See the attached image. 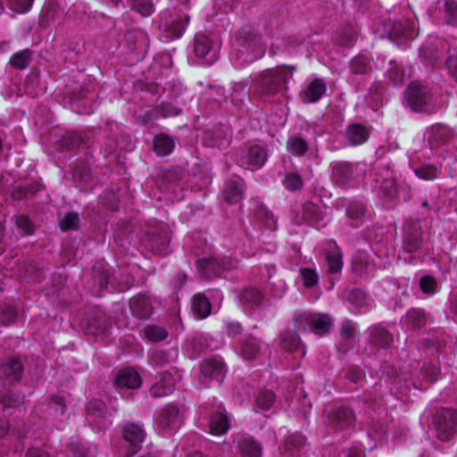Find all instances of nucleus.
<instances>
[{"instance_id": "nucleus-44", "label": "nucleus", "mask_w": 457, "mask_h": 457, "mask_svg": "<svg viewBox=\"0 0 457 457\" xmlns=\"http://www.w3.org/2000/svg\"><path fill=\"white\" fill-rule=\"evenodd\" d=\"M346 214L352 220H361L366 217L367 207L361 203H352L346 210Z\"/></svg>"}, {"instance_id": "nucleus-13", "label": "nucleus", "mask_w": 457, "mask_h": 457, "mask_svg": "<svg viewBox=\"0 0 457 457\" xmlns=\"http://www.w3.org/2000/svg\"><path fill=\"white\" fill-rule=\"evenodd\" d=\"M189 15L187 13H176L170 21L164 22L163 34L167 38H179L189 22Z\"/></svg>"}, {"instance_id": "nucleus-11", "label": "nucleus", "mask_w": 457, "mask_h": 457, "mask_svg": "<svg viewBox=\"0 0 457 457\" xmlns=\"http://www.w3.org/2000/svg\"><path fill=\"white\" fill-rule=\"evenodd\" d=\"M403 248L407 253L416 252L421 245V229L418 221L409 220L403 226Z\"/></svg>"}, {"instance_id": "nucleus-12", "label": "nucleus", "mask_w": 457, "mask_h": 457, "mask_svg": "<svg viewBox=\"0 0 457 457\" xmlns=\"http://www.w3.org/2000/svg\"><path fill=\"white\" fill-rule=\"evenodd\" d=\"M156 427L162 432L172 431L179 427V410L174 406L162 409L155 418Z\"/></svg>"}, {"instance_id": "nucleus-19", "label": "nucleus", "mask_w": 457, "mask_h": 457, "mask_svg": "<svg viewBox=\"0 0 457 457\" xmlns=\"http://www.w3.org/2000/svg\"><path fill=\"white\" fill-rule=\"evenodd\" d=\"M195 53L199 58H206V62L212 63L215 59V53H212V42L204 34L195 37Z\"/></svg>"}, {"instance_id": "nucleus-54", "label": "nucleus", "mask_w": 457, "mask_h": 457, "mask_svg": "<svg viewBox=\"0 0 457 457\" xmlns=\"http://www.w3.org/2000/svg\"><path fill=\"white\" fill-rule=\"evenodd\" d=\"M284 186L291 191H295L300 189L303 187V181L301 177L298 174L291 173L286 176L284 181Z\"/></svg>"}, {"instance_id": "nucleus-21", "label": "nucleus", "mask_w": 457, "mask_h": 457, "mask_svg": "<svg viewBox=\"0 0 457 457\" xmlns=\"http://www.w3.org/2000/svg\"><path fill=\"white\" fill-rule=\"evenodd\" d=\"M105 404L101 400H93L88 403L86 411L87 418L89 422L96 423L97 426H102V420L104 419Z\"/></svg>"}, {"instance_id": "nucleus-25", "label": "nucleus", "mask_w": 457, "mask_h": 457, "mask_svg": "<svg viewBox=\"0 0 457 457\" xmlns=\"http://www.w3.org/2000/svg\"><path fill=\"white\" fill-rule=\"evenodd\" d=\"M212 305L209 299L202 293L194 295L192 311L198 319H204L211 313Z\"/></svg>"}, {"instance_id": "nucleus-30", "label": "nucleus", "mask_w": 457, "mask_h": 457, "mask_svg": "<svg viewBox=\"0 0 457 457\" xmlns=\"http://www.w3.org/2000/svg\"><path fill=\"white\" fill-rule=\"evenodd\" d=\"M174 146V138L170 136L161 134L154 139V150L160 156L170 154Z\"/></svg>"}, {"instance_id": "nucleus-63", "label": "nucleus", "mask_w": 457, "mask_h": 457, "mask_svg": "<svg viewBox=\"0 0 457 457\" xmlns=\"http://www.w3.org/2000/svg\"><path fill=\"white\" fill-rule=\"evenodd\" d=\"M347 298L356 305H361L365 301V294L361 289H353L349 292Z\"/></svg>"}, {"instance_id": "nucleus-64", "label": "nucleus", "mask_w": 457, "mask_h": 457, "mask_svg": "<svg viewBox=\"0 0 457 457\" xmlns=\"http://www.w3.org/2000/svg\"><path fill=\"white\" fill-rule=\"evenodd\" d=\"M151 362L154 365L162 366L169 362L168 355L164 351H156L151 356Z\"/></svg>"}, {"instance_id": "nucleus-18", "label": "nucleus", "mask_w": 457, "mask_h": 457, "mask_svg": "<svg viewBox=\"0 0 457 457\" xmlns=\"http://www.w3.org/2000/svg\"><path fill=\"white\" fill-rule=\"evenodd\" d=\"M197 269L204 278H211L218 276L225 269V266L217 258L210 257L198 260Z\"/></svg>"}, {"instance_id": "nucleus-59", "label": "nucleus", "mask_w": 457, "mask_h": 457, "mask_svg": "<svg viewBox=\"0 0 457 457\" xmlns=\"http://www.w3.org/2000/svg\"><path fill=\"white\" fill-rule=\"evenodd\" d=\"M355 334V326L351 320H345L340 328V336L345 340H351L353 338Z\"/></svg>"}, {"instance_id": "nucleus-39", "label": "nucleus", "mask_w": 457, "mask_h": 457, "mask_svg": "<svg viewBox=\"0 0 457 457\" xmlns=\"http://www.w3.org/2000/svg\"><path fill=\"white\" fill-rule=\"evenodd\" d=\"M287 150L295 155H303L308 150L307 142L300 137H291L287 142Z\"/></svg>"}, {"instance_id": "nucleus-24", "label": "nucleus", "mask_w": 457, "mask_h": 457, "mask_svg": "<svg viewBox=\"0 0 457 457\" xmlns=\"http://www.w3.org/2000/svg\"><path fill=\"white\" fill-rule=\"evenodd\" d=\"M299 222H317L322 219V213L320 207L312 202H306L298 212Z\"/></svg>"}, {"instance_id": "nucleus-52", "label": "nucleus", "mask_w": 457, "mask_h": 457, "mask_svg": "<svg viewBox=\"0 0 457 457\" xmlns=\"http://www.w3.org/2000/svg\"><path fill=\"white\" fill-rule=\"evenodd\" d=\"M415 174L422 179L431 180L437 177V169L432 165H424L415 170Z\"/></svg>"}, {"instance_id": "nucleus-8", "label": "nucleus", "mask_w": 457, "mask_h": 457, "mask_svg": "<svg viewBox=\"0 0 457 457\" xmlns=\"http://www.w3.org/2000/svg\"><path fill=\"white\" fill-rule=\"evenodd\" d=\"M23 374V362L18 357H11L0 363V380L10 385L21 381Z\"/></svg>"}, {"instance_id": "nucleus-61", "label": "nucleus", "mask_w": 457, "mask_h": 457, "mask_svg": "<svg viewBox=\"0 0 457 457\" xmlns=\"http://www.w3.org/2000/svg\"><path fill=\"white\" fill-rule=\"evenodd\" d=\"M49 407L51 409H54L55 411L59 412L60 414H63L66 410V406L64 403V401L62 397L58 395H54L49 400Z\"/></svg>"}, {"instance_id": "nucleus-3", "label": "nucleus", "mask_w": 457, "mask_h": 457, "mask_svg": "<svg viewBox=\"0 0 457 457\" xmlns=\"http://www.w3.org/2000/svg\"><path fill=\"white\" fill-rule=\"evenodd\" d=\"M457 428V411L453 409L443 408L434 415L432 429L436 436L444 442L450 441Z\"/></svg>"}, {"instance_id": "nucleus-57", "label": "nucleus", "mask_w": 457, "mask_h": 457, "mask_svg": "<svg viewBox=\"0 0 457 457\" xmlns=\"http://www.w3.org/2000/svg\"><path fill=\"white\" fill-rule=\"evenodd\" d=\"M301 276L303 280V285L306 287H312L318 282V275L315 270L312 269H302Z\"/></svg>"}, {"instance_id": "nucleus-15", "label": "nucleus", "mask_w": 457, "mask_h": 457, "mask_svg": "<svg viewBox=\"0 0 457 457\" xmlns=\"http://www.w3.org/2000/svg\"><path fill=\"white\" fill-rule=\"evenodd\" d=\"M393 342V335L379 325L372 326L369 328L370 345L374 348H386Z\"/></svg>"}, {"instance_id": "nucleus-2", "label": "nucleus", "mask_w": 457, "mask_h": 457, "mask_svg": "<svg viewBox=\"0 0 457 457\" xmlns=\"http://www.w3.org/2000/svg\"><path fill=\"white\" fill-rule=\"evenodd\" d=\"M374 188L378 196L387 201L395 200L396 179L389 164H379L372 171Z\"/></svg>"}, {"instance_id": "nucleus-46", "label": "nucleus", "mask_w": 457, "mask_h": 457, "mask_svg": "<svg viewBox=\"0 0 457 457\" xmlns=\"http://www.w3.org/2000/svg\"><path fill=\"white\" fill-rule=\"evenodd\" d=\"M350 68L353 73L365 74L370 71V66L368 58L364 56H357L352 60Z\"/></svg>"}, {"instance_id": "nucleus-6", "label": "nucleus", "mask_w": 457, "mask_h": 457, "mask_svg": "<svg viewBox=\"0 0 457 457\" xmlns=\"http://www.w3.org/2000/svg\"><path fill=\"white\" fill-rule=\"evenodd\" d=\"M236 40L238 45L244 47L252 48L253 54L245 58V62H251L264 54V47L262 44L261 36L254 33L251 28H242L236 34Z\"/></svg>"}, {"instance_id": "nucleus-33", "label": "nucleus", "mask_w": 457, "mask_h": 457, "mask_svg": "<svg viewBox=\"0 0 457 457\" xmlns=\"http://www.w3.org/2000/svg\"><path fill=\"white\" fill-rule=\"evenodd\" d=\"M326 262L328 272L339 273L343 266L342 252L340 248L335 245L326 254Z\"/></svg>"}, {"instance_id": "nucleus-42", "label": "nucleus", "mask_w": 457, "mask_h": 457, "mask_svg": "<svg viewBox=\"0 0 457 457\" xmlns=\"http://www.w3.org/2000/svg\"><path fill=\"white\" fill-rule=\"evenodd\" d=\"M314 313L296 312L294 313L293 320L295 328L298 330L310 329Z\"/></svg>"}, {"instance_id": "nucleus-1", "label": "nucleus", "mask_w": 457, "mask_h": 457, "mask_svg": "<svg viewBox=\"0 0 457 457\" xmlns=\"http://www.w3.org/2000/svg\"><path fill=\"white\" fill-rule=\"evenodd\" d=\"M294 66H282L262 71L256 80V85L262 95H275L286 87L292 77Z\"/></svg>"}, {"instance_id": "nucleus-29", "label": "nucleus", "mask_w": 457, "mask_h": 457, "mask_svg": "<svg viewBox=\"0 0 457 457\" xmlns=\"http://www.w3.org/2000/svg\"><path fill=\"white\" fill-rule=\"evenodd\" d=\"M228 428V419L223 411H218L211 417L210 430L212 434L216 436L225 434Z\"/></svg>"}, {"instance_id": "nucleus-10", "label": "nucleus", "mask_w": 457, "mask_h": 457, "mask_svg": "<svg viewBox=\"0 0 457 457\" xmlns=\"http://www.w3.org/2000/svg\"><path fill=\"white\" fill-rule=\"evenodd\" d=\"M123 439L129 444L130 454L137 453L145 437V432L139 423H127L121 428Z\"/></svg>"}, {"instance_id": "nucleus-35", "label": "nucleus", "mask_w": 457, "mask_h": 457, "mask_svg": "<svg viewBox=\"0 0 457 457\" xmlns=\"http://www.w3.org/2000/svg\"><path fill=\"white\" fill-rule=\"evenodd\" d=\"M332 174L338 184L346 185L353 179V166L347 162L337 164Z\"/></svg>"}, {"instance_id": "nucleus-40", "label": "nucleus", "mask_w": 457, "mask_h": 457, "mask_svg": "<svg viewBox=\"0 0 457 457\" xmlns=\"http://www.w3.org/2000/svg\"><path fill=\"white\" fill-rule=\"evenodd\" d=\"M275 400L274 394L270 390L260 392L255 398V407L259 411L270 410Z\"/></svg>"}, {"instance_id": "nucleus-20", "label": "nucleus", "mask_w": 457, "mask_h": 457, "mask_svg": "<svg viewBox=\"0 0 457 457\" xmlns=\"http://www.w3.org/2000/svg\"><path fill=\"white\" fill-rule=\"evenodd\" d=\"M281 347L289 353H297L301 356L305 354V351L302 346L300 338L295 332L287 331L280 336Z\"/></svg>"}, {"instance_id": "nucleus-26", "label": "nucleus", "mask_w": 457, "mask_h": 457, "mask_svg": "<svg viewBox=\"0 0 457 457\" xmlns=\"http://www.w3.org/2000/svg\"><path fill=\"white\" fill-rule=\"evenodd\" d=\"M260 350V341L254 337H248L241 342L239 353L245 360H253L258 356Z\"/></svg>"}, {"instance_id": "nucleus-51", "label": "nucleus", "mask_w": 457, "mask_h": 457, "mask_svg": "<svg viewBox=\"0 0 457 457\" xmlns=\"http://www.w3.org/2000/svg\"><path fill=\"white\" fill-rule=\"evenodd\" d=\"M21 400L22 398L20 395L12 392H7L0 397V403L3 405L4 410L19 405Z\"/></svg>"}, {"instance_id": "nucleus-60", "label": "nucleus", "mask_w": 457, "mask_h": 457, "mask_svg": "<svg viewBox=\"0 0 457 457\" xmlns=\"http://www.w3.org/2000/svg\"><path fill=\"white\" fill-rule=\"evenodd\" d=\"M15 224L25 235H29L34 230V226L27 216H17L15 218Z\"/></svg>"}, {"instance_id": "nucleus-34", "label": "nucleus", "mask_w": 457, "mask_h": 457, "mask_svg": "<svg viewBox=\"0 0 457 457\" xmlns=\"http://www.w3.org/2000/svg\"><path fill=\"white\" fill-rule=\"evenodd\" d=\"M244 194V187L240 181H229L224 190V197L228 204L238 203Z\"/></svg>"}, {"instance_id": "nucleus-32", "label": "nucleus", "mask_w": 457, "mask_h": 457, "mask_svg": "<svg viewBox=\"0 0 457 457\" xmlns=\"http://www.w3.org/2000/svg\"><path fill=\"white\" fill-rule=\"evenodd\" d=\"M88 138L80 133L69 132L65 134L62 138V145L68 150L88 146Z\"/></svg>"}, {"instance_id": "nucleus-47", "label": "nucleus", "mask_w": 457, "mask_h": 457, "mask_svg": "<svg viewBox=\"0 0 457 457\" xmlns=\"http://www.w3.org/2000/svg\"><path fill=\"white\" fill-rule=\"evenodd\" d=\"M304 438L299 434H292L286 437L284 443V452H293L304 445Z\"/></svg>"}, {"instance_id": "nucleus-17", "label": "nucleus", "mask_w": 457, "mask_h": 457, "mask_svg": "<svg viewBox=\"0 0 457 457\" xmlns=\"http://www.w3.org/2000/svg\"><path fill=\"white\" fill-rule=\"evenodd\" d=\"M452 135L451 129L445 126L435 125L428 131V141L431 148H437L445 145Z\"/></svg>"}, {"instance_id": "nucleus-43", "label": "nucleus", "mask_w": 457, "mask_h": 457, "mask_svg": "<svg viewBox=\"0 0 457 457\" xmlns=\"http://www.w3.org/2000/svg\"><path fill=\"white\" fill-rule=\"evenodd\" d=\"M130 8L144 17L151 15L154 11L152 0H130Z\"/></svg>"}, {"instance_id": "nucleus-5", "label": "nucleus", "mask_w": 457, "mask_h": 457, "mask_svg": "<svg viewBox=\"0 0 457 457\" xmlns=\"http://www.w3.org/2000/svg\"><path fill=\"white\" fill-rule=\"evenodd\" d=\"M170 236L162 225L148 229L143 237V245L154 254L165 255L169 253Z\"/></svg>"}, {"instance_id": "nucleus-45", "label": "nucleus", "mask_w": 457, "mask_h": 457, "mask_svg": "<svg viewBox=\"0 0 457 457\" xmlns=\"http://www.w3.org/2000/svg\"><path fill=\"white\" fill-rule=\"evenodd\" d=\"M62 231L76 230L79 225V216L77 212L67 213L59 222Z\"/></svg>"}, {"instance_id": "nucleus-62", "label": "nucleus", "mask_w": 457, "mask_h": 457, "mask_svg": "<svg viewBox=\"0 0 457 457\" xmlns=\"http://www.w3.org/2000/svg\"><path fill=\"white\" fill-rule=\"evenodd\" d=\"M16 318V311L13 307H6L2 310L0 320L4 325H9Z\"/></svg>"}, {"instance_id": "nucleus-23", "label": "nucleus", "mask_w": 457, "mask_h": 457, "mask_svg": "<svg viewBox=\"0 0 457 457\" xmlns=\"http://www.w3.org/2000/svg\"><path fill=\"white\" fill-rule=\"evenodd\" d=\"M130 309L138 318H148L152 313V305L145 295H137L131 299Z\"/></svg>"}, {"instance_id": "nucleus-55", "label": "nucleus", "mask_w": 457, "mask_h": 457, "mask_svg": "<svg viewBox=\"0 0 457 457\" xmlns=\"http://www.w3.org/2000/svg\"><path fill=\"white\" fill-rule=\"evenodd\" d=\"M10 8L18 13L27 12L33 3V0H8Z\"/></svg>"}, {"instance_id": "nucleus-48", "label": "nucleus", "mask_w": 457, "mask_h": 457, "mask_svg": "<svg viewBox=\"0 0 457 457\" xmlns=\"http://www.w3.org/2000/svg\"><path fill=\"white\" fill-rule=\"evenodd\" d=\"M406 322L413 328H421L426 323V319L423 312L413 310L407 313L405 317Z\"/></svg>"}, {"instance_id": "nucleus-22", "label": "nucleus", "mask_w": 457, "mask_h": 457, "mask_svg": "<svg viewBox=\"0 0 457 457\" xmlns=\"http://www.w3.org/2000/svg\"><path fill=\"white\" fill-rule=\"evenodd\" d=\"M326 83L321 79L312 80L303 94V101L306 103H315L319 101L326 92Z\"/></svg>"}, {"instance_id": "nucleus-16", "label": "nucleus", "mask_w": 457, "mask_h": 457, "mask_svg": "<svg viewBox=\"0 0 457 457\" xmlns=\"http://www.w3.org/2000/svg\"><path fill=\"white\" fill-rule=\"evenodd\" d=\"M115 384L120 388L136 389L141 386V378L137 370L126 368L117 373Z\"/></svg>"}, {"instance_id": "nucleus-50", "label": "nucleus", "mask_w": 457, "mask_h": 457, "mask_svg": "<svg viewBox=\"0 0 457 457\" xmlns=\"http://www.w3.org/2000/svg\"><path fill=\"white\" fill-rule=\"evenodd\" d=\"M445 21L447 24H454L457 22V2L447 0L445 3Z\"/></svg>"}, {"instance_id": "nucleus-49", "label": "nucleus", "mask_w": 457, "mask_h": 457, "mask_svg": "<svg viewBox=\"0 0 457 457\" xmlns=\"http://www.w3.org/2000/svg\"><path fill=\"white\" fill-rule=\"evenodd\" d=\"M420 287L423 293L433 295L437 289V281L432 276H423L420 280Z\"/></svg>"}, {"instance_id": "nucleus-38", "label": "nucleus", "mask_w": 457, "mask_h": 457, "mask_svg": "<svg viewBox=\"0 0 457 457\" xmlns=\"http://www.w3.org/2000/svg\"><path fill=\"white\" fill-rule=\"evenodd\" d=\"M262 299L263 295L256 288H246L240 295L241 303L252 306L260 305Z\"/></svg>"}, {"instance_id": "nucleus-36", "label": "nucleus", "mask_w": 457, "mask_h": 457, "mask_svg": "<svg viewBox=\"0 0 457 457\" xmlns=\"http://www.w3.org/2000/svg\"><path fill=\"white\" fill-rule=\"evenodd\" d=\"M32 60V51L24 49L22 51L14 53L9 61L10 65L17 70H25L29 65Z\"/></svg>"}, {"instance_id": "nucleus-28", "label": "nucleus", "mask_w": 457, "mask_h": 457, "mask_svg": "<svg viewBox=\"0 0 457 457\" xmlns=\"http://www.w3.org/2000/svg\"><path fill=\"white\" fill-rule=\"evenodd\" d=\"M332 319L328 314L314 313L310 330L316 335L323 336L329 332Z\"/></svg>"}, {"instance_id": "nucleus-58", "label": "nucleus", "mask_w": 457, "mask_h": 457, "mask_svg": "<svg viewBox=\"0 0 457 457\" xmlns=\"http://www.w3.org/2000/svg\"><path fill=\"white\" fill-rule=\"evenodd\" d=\"M159 112L162 117L167 118L179 115L182 112V110L173 106L170 103L162 102L159 106Z\"/></svg>"}, {"instance_id": "nucleus-31", "label": "nucleus", "mask_w": 457, "mask_h": 457, "mask_svg": "<svg viewBox=\"0 0 457 457\" xmlns=\"http://www.w3.org/2000/svg\"><path fill=\"white\" fill-rule=\"evenodd\" d=\"M173 378L170 374L163 375L162 379L154 384L149 390L153 397H162L173 391Z\"/></svg>"}, {"instance_id": "nucleus-41", "label": "nucleus", "mask_w": 457, "mask_h": 457, "mask_svg": "<svg viewBox=\"0 0 457 457\" xmlns=\"http://www.w3.org/2000/svg\"><path fill=\"white\" fill-rule=\"evenodd\" d=\"M144 336L151 342H158L164 340L167 337L168 333L162 327L149 325L144 328Z\"/></svg>"}, {"instance_id": "nucleus-53", "label": "nucleus", "mask_w": 457, "mask_h": 457, "mask_svg": "<svg viewBox=\"0 0 457 457\" xmlns=\"http://www.w3.org/2000/svg\"><path fill=\"white\" fill-rule=\"evenodd\" d=\"M387 73L388 78L394 85H400L403 82L404 73L395 63L390 62V68Z\"/></svg>"}, {"instance_id": "nucleus-56", "label": "nucleus", "mask_w": 457, "mask_h": 457, "mask_svg": "<svg viewBox=\"0 0 457 457\" xmlns=\"http://www.w3.org/2000/svg\"><path fill=\"white\" fill-rule=\"evenodd\" d=\"M411 198V187L404 181L396 184V195L395 200L403 199L406 202Z\"/></svg>"}, {"instance_id": "nucleus-9", "label": "nucleus", "mask_w": 457, "mask_h": 457, "mask_svg": "<svg viewBox=\"0 0 457 457\" xmlns=\"http://www.w3.org/2000/svg\"><path fill=\"white\" fill-rule=\"evenodd\" d=\"M225 373V364L220 359H207L201 365V382L204 386H208L212 379L220 383Z\"/></svg>"}, {"instance_id": "nucleus-7", "label": "nucleus", "mask_w": 457, "mask_h": 457, "mask_svg": "<svg viewBox=\"0 0 457 457\" xmlns=\"http://www.w3.org/2000/svg\"><path fill=\"white\" fill-rule=\"evenodd\" d=\"M432 101L430 89L419 83L412 82L406 92V102L414 111H422Z\"/></svg>"}, {"instance_id": "nucleus-37", "label": "nucleus", "mask_w": 457, "mask_h": 457, "mask_svg": "<svg viewBox=\"0 0 457 457\" xmlns=\"http://www.w3.org/2000/svg\"><path fill=\"white\" fill-rule=\"evenodd\" d=\"M239 449L243 457H261L262 447L253 438H245L239 443Z\"/></svg>"}, {"instance_id": "nucleus-27", "label": "nucleus", "mask_w": 457, "mask_h": 457, "mask_svg": "<svg viewBox=\"0 0 457 457\" xmlns=\"http://www.w3.org/2000/svg\"><path fill=\"white\" fill-rule=\"evenodd\" d=\"M346 137L352 145H357L363 144L369 138L370 131L361 124H351L347 128Z\"/></svg>"}, {"instance_id": "nucleus-14", "label": "nucleus", "mask_w": 457, "mask_h": 457, "mask_svg": "<svg viewBox=\"0 0 457 457\" xmlns=\"http://www.w3.org/2000/svg\"><path fill=\"white\" fill-rule=\"evenodd\" d=\"M266 160V149L262 145H254L250 146L246 154L241 157L240 164L251 170H258L264 165Z\"/></svg>"}, {"instance_id": "nucleus-4", "label": "nucleus", "mask_w": 457, "mask_h": 457, "mask_svg": "<svg viewBox=\"0 0 457 457\" xmlns=\"http://www.w3.org/2000/svg\"><path fill=\"white\" fill-rule=\"evenodd\" d=\"M325 423L329 433L346 431L354 426L355 415L351 409L340 406L326 415Z\"/></svg>"}]
</instances>
